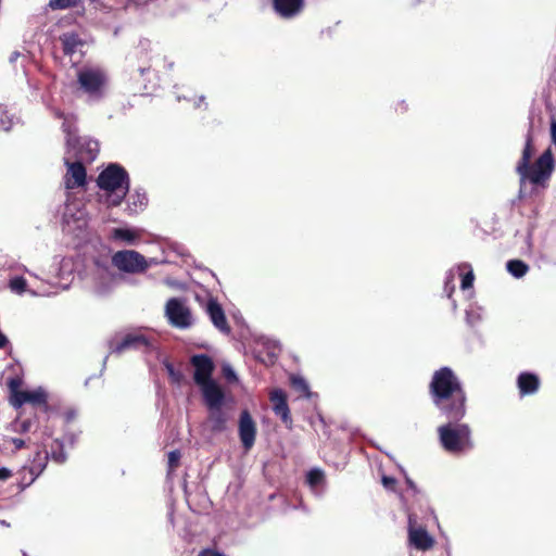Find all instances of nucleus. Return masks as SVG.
Here are the masks:
<instances>
[{"label": "nucleus", "instance_id": "09e8293b", "mask_svg": "<svg viewBox=\"0 0 556 556\" xmlns=\"http://www.w3.org/2000/svg\"><path fill=\"white\" fill-rule=\"evenodd\" d=\"M20 56V53L18 52H13L11 54V58H10V62H14L17 58Z\"/></svg>", "mask_w": 556, "mask_h": 556}, {"label": "nucleus", "instance_id": "a18cd8bd", "mask_svg": "<svg viewBox=\"0 0 556 556\" xmlns=\"http://www.w3.org/2000/svg\"><path fill=\"white\" fill-rule=\"evenodd\" d=\"M12 443L18 450L25 446V440H23V439H18V438L12 439Z\"/></svg>", "mask_w": 556, "mask_h": 556}, {"label": "nucleus", "instance_id": "cd10ccee", "mask_svg": "<svg viewBox=\"0 0 556 556\" xmlns=\"http://www.w3.org/2000/svg\"><path fill=\"white\" fill-rule=\"evenodd\" d=\"M456 270V274H459L463 276L462 278V289L466 290L468 288L472 287L473 283V273L469 265L462 264L457 266V268H454Z\"/></svg>", "mask_w": 556, "mask_h": 556}, {"label": "nucleus", "instance_id": "e433bc0d", "mask_svg": "<svg viewBox=\"0 0 556 556\" xmlns=\"http://www.w3.org/2000/svg\"><path fill=\"white\" fill-rule=\"evenodd\" d=\"M456 276V270L454 268L450 269L446 273L445 281H444V291L446 292L447 296L451 298L452 293L455 290L454 280Z\"/></svg>", "mask_w": 556, "mask_h": 556}, {"label": "nucleus", "instance_id": "4d7b16f0", "mask_svg": "<svg viewBox=\"0 0 556 556\" xmlns=\"http://www.w3.org/2000/svg\"><path fill=\"white\" fill-rule=\"evenodd\" d=\"M320 421L324 424V426H326V419L325 418H321Z\"/></svg>", "mask_w": 556, "mask_h": 556}, {"label": "nucleus", "instance_id": "dca6fc26", "mask_svg": "<svg viewBox=\"0 0 556 556\" xmlns=\"http://www.w3.org/2000/svg\"><path fill=\"white\" fill-rule=\"evenodd\" d=\"M408 540L409 544L419 551L430 549L434 545L433 538L424 527H417L413 516L408 518Z\"/></svg>", "mask_w": 556, "mask_h": 556}, {"label": "nucleus", "instance_id": "f704fd0d", "mask_svg": "<svg viewBox=\"0 0 556 556\" xmlns=\"http://www.w3.org/2000/svg\"><path fill=\"white\" fill-rule=\"evenodd\" d=\"M27 282L21 276L13 277L9 282V288L13 293L22 294L26 292Z\"/></svg>", "mask_w": 556, "mask_h": 556}, {"label": "nucleus", "instance_id": "3c124183", "mask_svg": "<svg viewBox=\"0 0 556 556\" xmlns=\"http://www.w3.org/2000/svg\"><path fill=\"white\" fill-rule=\"evenodd\" d=\"M240 417L245 418V417H250V415L247 410H242Z\"/></svg>", "mask_w": 556, "mask_h": 556}, {"label": "nucleus", "instance_id": "49530a36", "mask_svg": "<svg viewBox=\"0 0 556 556\" xmlns=\"http://www.w3.org/2000/svg\"><path fill=\"white\" fill-rule=\"evenodd\" d=\"M20 473L22 475V484H23V488L28 486L29 484H26V483L28 482V480H29V475H28V472H25V473H24V472H23V469H22Z\"/></svg>", "mask_w": 556, "mask_h": 556}, {"label": "nucleus", "instance_id": "6ab92c4d", "mask_svg": "<svg viewBox=\"0 0 556 556\" xmlns=\"http://www.w3.org/2000/svg\"><path fill=\"white\" fill-rule=\"evenodd\" d=\"M239 438L245 452H249L254 443L257 433L254 419H239L238 427Z\"/></svg>", "mask_w": 556, "mask_h": 556}, {"label": "nucleus", "instance_id": "2f4dec72", "mask_svg": "<svg viewBox=\"0 0 556 556\" xmlns=\"http://www.w3.org/2000/svg\"><path fill=\"white\" fill-rule=\"evenodd\" d=\"M7 384L10 391V403L13 405L17 394L24 391L21 389L22 380L20 378H11L8 380Z\"/></svg>", "mask_w": 556, "mask_h": 556}, {"label": "nucleus", "instance_id": "423d86ee", "mask_svg": "<svg viewBox=\"0 0 556 556\" xmlns=\"http://www.w3.org/2000/svg\"><path fill=\"white\" fill-rule=\"evenodd\" d=\"M78 90L89 102H98L108 93L109 75L99 65H84L76 73Z\"/></svg>", "mask_w": 556, "mask_h": 556}, {"label": "nucleus", "instance_id": "1a4fd4ad", "mask_svg": "<svg viewBox=\"0 0 556 556\" xmlns=\"http://www.w3.org/2000/svg\"><path fill=\"white\" fill-rule=\"evenodd\" d=\"M439 433L442 446L450 453H462L471 447L467 425L448 422L439 428Z\"/></svg>", "mask_w": 556, "mask_h": 556}, {"label": "nucleus", "instance_id": "72a5a7b5", "mask_svg": "<svg viewBox=\"0 0 556 556\" xmlns=\"http://www.w3.org/2000/svg\"><path fill=\"white\" fill-rule=\"evenodd\" d=\"M38 419H14L11 424L12 428L21 433H27L31 430V428L35 426V421Z\"/></svg>", "mask_w": 556, "mask_h": 556}, {"label": "nucleus", "instance_id": "0eeeda50", "mask_svg": "<svg viewBox=\"0 0 556 556\" xmlns=\"http://www.w3.org/2000/svg\"><path fill=\"white\" fill-rule=\"evenodd\" d=\"M60 117L64 118L62 127L66 134V155L77 157L81 162H92L99 153L98 141L87 137H77L76 128L67 117L63 115Z\"/></svg>", "mask_w": 556, "mask_h": 556}, {"label": "nucleus", "instance_id": "20e7f679", "mask_svg": "<svg viewBox=\"0 0 556 556\" xmlns=\"http://www.w3.org/2000/svg\"><path fill=\"white\" fill-rule=\"evenodd\" d=\"M80 279L85 288L97 296L110 294L118 282V276L108 255L92 256L80 273Z\"/></svg>", "mask_w": 556, "mask_h": 556}, {"label": "nucleus", "instance_id": "412c9836", "mask_svg": "<svg viewBox=\"0 0 556 556\" xmlns=\"http://www.w3.org/2000/svg\"><path fill=\"white\" fill-rule=\"evenodd\" d=\"M141 238V230L137 228L117 227L113 228L110 233V239L114 242L134 245Z\"/></svg>", "mask_w": 556, "mask_h": 556}, {"label": "nucleus", "instance_id": "aec40b11", "mask_svg": "<svg viewBox=\"0 0 556 556\" xmlns=\"http://www.w3.org/2000/svg\"><path fill=\"white\" fill-rule=\"evenodd\" d=\"M275 12L283 18L299 15L304 8V0H273Z\"/></svg>", "mask_w": 556, "mask_h": 556}, {"label": "nucleus", "instance_id": "79ce46f5", "mask_svg": "<svg viewBox=\"0 0 556 556\" xmlns=\"http://www.w3.org/2000/svg\"><path fill=\"white\" fill-rule=\"evenodd\" d=\"M199 556H224L223 554H220L219 552L217 551H214V549H204L202 551Z\"/></svg>", "mask_w": 556, "mask_h": 556}, {"label": "nucleus", "instance_id": "bb28decb", "mask_svg": "<svg viewBox=\"0 0 556 556\" xmlns=\"http://www.w3.org/2000/svg\"><path fill=\"white\" fill-rule=\"evenodd\" d=\"M506 269L513 277L519 279L529 271V266L520 260H510L506 263Z\"/></svg>", "mask_w": 556, "mask_h": 556}, {"label": "nucleus", "instance_id": "c9c22d12", "mask_svg": "<svg viewBox=\"0 0 556 556\" xmlns=\"http://www.w3.org/2000/svg\"><path fill=\"white\" fill-rule=\"evenodd\" d=\"M81 0H49V7L52 10H64L77 7Z\"/></svg>", "mask_w": 556, "mask_h": 556}, {"label": "nucleus", "instance_id": "603ef678", "mask_svg": "<svg viewBox=\"0 0 556 556\" xmlns=\"http://www.w3.org/2000/svg\"><path fill=\"white\" fill-rule=\"evenodd\" d=\"M406 482L412 489H415V484L412 480L407 479Z\"/></svg>", "mask_w": 556, "mask_h": 556}, {"label": "nucleus", "instance_id": "2eb2a0df", "mask_svg": "<svg viewBox=\"0 0 556 556\" xmlns=\"http://www.w3.org/2000/svg\"><path fill=\"white\" fill-rule=\"evenodd\" d=\"M72 156L65 155L64 161L67 166V172L64 177V184L66 189H74L78 187H83L86 184V168L83 165V162L77 160L75 162H71Z\"/></svg>", "mask_w": 556, "mask_h": 556}, {"label": "nucleus", "instance_id": "ea45409f", "mask_svg": "<svg viewBox=\"0 0 556 556\" xmlns=\"http://www.w3.org/2000/svg\"><path fill=\"white\" fill-rule=\"evenodd\" d=\"M382 484L384 488L387 489H394L395 484H396V479L393 478V477H389V476H383L382 477Z\"/></svg>", "mask_w": 556, "mask_h": 556}, {"label": "nucleus", "instance_id": "393cba45", "mask_svg": "<svg viewBox=\"0 0 556 556\" xmlns=\"http://www.w3.org/2000/svg\"><path fill=\"white\" fill-rule=\"evenodd\" d=\"M290 384L299 397L311 399L314 394L311 392L308 382L300 375H291Z\"/></svg>", "mask_w": 556, "mask_h": 556}, {"label": "nucleus", "instance_id": "4c0bfd02", "mask_svg": "<svg viewBox=\"0 0 556 556\" xmlns=\"http://www.w3.org/2000/svg\"><path fill=\"white\" fill-rule=\"evenodd\" d=\"M222 371H223L224 378L226 379V381L228 383L238 384L239 380H238L237 374L235 372L233 368L230 365L224 364Z\"/></svg>", "mask_w": 556, "mask_h": 556}, {"label": "nucleus", "instance_id": "ddd939ff", "mask_svg": "<svg viewBox=\"0 0 556 556\" xmlns=\"http://www.w3.org/2000/svg\"><path fill=\"white\" fill-rule=\"evenodd\" d=\"M48 391L43 387H37L35 389L24 390L23 393H18L12 406L18 408L24 404H29L34 407L42 408L43 413H48Z\"/></svg>", "mask_w": 556, "mask_h": 556}, {"label": "nucleus", "instance_id": "473e14b6", "mask_svg": "<svg viewBox=\"0 0 556 556\" xmlns=\"http://www.w3.org/2000/svg\"><path fill=\"white\" fill-rule=\"evenodd\" d=\"M482 319V308L479 306L470 305L466 309V320L469 325L475 326Z\"/></svg>", "mask_w": 556, "mask_h": 556}, {"label": "nucleus", "instance_id": "5701e85b", "mask_svg": "<svg viewBox=\"0 0 556 556\" xmlns=\"http://www.w3.org/2000/svg\"><path fill=\"white\" fill-rule=\"evenodd\" d=\"M269 402L271 409L277 417H289V406L287 403V394L281 389H273L269 392Z\"/></svg>", "mask_w": 556, "mask_h": 556}, {"label": "nucleus", "instance_id": "9d476101", "mask_svg": "<svg viewBox=\"0 0 556 556\" xmlns=\"http://www.w3.org/2000/svg\"><path fill=\"white\" fill-rule=\"evenodd\" d=\"M110 262L116 269L126 274H141L151 265L156 264L153 258L147 260L135 250L117 251L110 257Z\"/></svg>", "mask_w": 556, "mask_h": 556}, {"label": "nucleus", "instance_id": "c03bdc74", "mask_svg": "<svg viewBox=\"0 0 556 556\" xmlns=\"http://www.w3.org/2000/svg\"><path fill=\"white\" fill-rule=\"evenodd\" d=\"M9 345L8 337L0 330V349H5Z\"/></svg>", "mask_w": 556, "mask_h": 556}, {"label": "nucleus", "instance_id": "f8f14e48", "mask_svg": "<svg viewBox=\"0 0 556 556\" xmlns=\"http://www.w3.org/2000/svg\"><path fill=\"white\" fill-rule=\"evenodd\" d=\"M63 230L70 233L81 231L88 225V216L80 201L67 200L62 212Z\"/></svg>", "mask_w": 556, "mask_h": 556}, {"label": "nucleus", "instance_id": "13d9d810", "mask_svg": "<svg viewBox=\"0 0 556 556\" xmlns=\"http://www.w3.org/2000/svg\"><path fill=\"white\" fill-rule=\"evenodd\" d=\"M453 308H454V309L456 308V303H455V301H453Z\"/></svg>", "mask_w": 556, "mask_h": 556}, {"label": "nucleus", "instance_id": "f257e3e1", "mask_svg": "<svg viewBox=\"0 0 556 556\" xmlns=\"http://www.w3.org/2000/svg\"><path fill=\"white\" fill-rule=\"evenodd\" d=\"M432 403L442 414L463 417L466 413V394L456 374L450 367H441L429 383Z\"/></svg>", "mask_w": 556, "mask_h": 556}, {"label": "nucleus", "instance_id": "b1692460", "mask_svg": "<svg viewBox=\"0 0 556 556\" xmlns=\"http://www.w3.org/2000/svg\"><path fill=\"white\" fill-rule=\"evenodd\" d=\"M148 204V197L144 191L136 189L129 194L127 200V211L129 214L141 212Z\"/></svg>", "mask_w": 556, "mask_h": 556}, {"label": "nucleus", "instance_id": "a19ab883", "mask_svg": "<svg viewBox=\"0 0 556 556\" xmlns=\"http://www.w3.org/2000/svg\"><path fill=\"white\" fill-rule=\"evenodd\" d=\"M185 99L187 100L186 97H185ZM188 101H191V99H188ZM192 103H193L194 108H201L202 104H204L206 106V103L204 102V97L203 96H201L199 98L192 99Z\"/></svg>", "mask_w": 556, "mask_h": 556}, {"label": "nucleus", "instance_id": "f3484780", "mask_svg": "<svg viewBox=\"0 0 556 556\" xmlns=\"http://www.w3.org/2000/svg\"><path fill=\"white\" fill-rule=\"evenodd\" d=\"M204 309L216 329L224 334L230 333L231 329L227 323L225 312L216 299L210 298Z\"/></svg>", "mask_w": 556, "mask_h": 556}, {"label": "nucleus", "instance_id": "a211bd4d", "mask_svg": "<svg viewBox=\"0 0 556 556\" xmlns=\"http://www.w3.org/2000/svg\"><path fill=\"white\" fill-rule=\"evenodd\" d=\"M517 388L521 396L535 394L541 386L540 377L530 371L520 372L517 377Z\"/></svg>", "mask_w": 556, "mask_h": 556}, {"label": "nucleus", "instance_id": "7c9ffc66", "mask_svg": "<svg viewBox=\"0 0 556 556\" xmlns=\"http://www.w3.org/2000/svg\"><path fill=\"white\" fill-rule=\"evenodd\" d=\"M155 356L163 363L172 382L179 383L182 378V375L174 368L173 364L166 357L161 358V354L159 356Z\"/></svg>", "mask_w": 556, "mask_h": 556}, {"label": "nucleus", "instance_id": "c85d7f7f", "mask_svg": "<svg viewBox=\"0 0 556 556\" xmlns=\"http://www.w3.org/2000/svg\"><path fill=\"white\" fill-rule=\"evenodd\" d=\"M49 457L58 464H62L66 459L64 445L59 440H53L50 446Z\"/></svg>", "mask_w": 556, "mask_h": 556}, {"label": "nucleus", "instance_id": "39448f33", "mask_svg": "<svg viewBox=\"0 0 556 556\" xmlns=\"http://www.w3.org/2000/svg\"><path fill=\"white\" fill-rule=\"evenodd\" d=\"M97 184L105 192V201L110 206L119 205L129 190L128 174L116 163L110 164L99 174Z\"/></svg>", "mask_w": 556, "mask_h": 556}, {"label": "nucleus", "instance_id": "864d4df0", "mask_svg": "<svg viewBox=\"0 0 556 556\" xmlns=\"http://www.w3.org/2000/svg\"><path fill=\"white\" fill-rule=\"evenodd\" d=\"M75 414H76V413L71 412V413H68V414H67V416H66V417H67V418L74 417V415H75Z\"/></svg>", "mask_w": 556, "mask_h": 556}, {"label": "nucleus", "instance_id": "8fccbe9b", "mask_svg": "<svg viewBox=\"0 0 556 556\" xmlns=\"http://www.w3.org/2000/svg\"><path fill=\"white\" fill-rule=\"evenodd\" d=\"M33 295H45V292H38V291H30Z\"/></svg>", "mask_w": 556, "mask_h": 556}, {"label": "nucleus", "instance_id": "6e6d98bb", "mask_svg": "<svg viewBox=\"0 0 556 556\" xmlns=\"http://www.w3.org/2000/svg\"><path fill=\"white\" fill-rule=\"evenodd\" d=\"M167 67L170 70V68L173 67V62H169V63L167 64Z\"/></svg>", "mask_w": 556, "mask_h": 556}, {"label": "nucleus", "instance_id": "c756f323", "mask_svg": "<svg viewBox=\"0 0 556 556\" xmlns=\"http://www.w3.org/2000/svg\"><path fill=\"white\" fill-rule=\"evenodd\" d=\"M306 481L312 488H316L324 483L325 481V473L320 469H311L307 472Z\"/></svg>", "mask_w": 556, "mask_h": 556}, {"label": "nucleus", "instance_id": "a878e982", "mask_svg": "<svg viewBox=\"0 0 556 556\" xmlns=\"http://www.w3.org/2000/svg\"><path fill=\"white\" fill-rule=\"evenodd\" d=\"M17 122L15 114L7 105L0 104V131H10Z\"/></svg>", "mask_w": 556, "mask_h": 556}, {"label": "nucleus", "instance_id": "7ed1b4c3", "mask_svg": "<svg viewBox=\"0 0 556 556\" xmlns=\"http://www.w3.org/2000/svg\"><path fill=\"white\" fill-rule=\"evenodd\" d=\"M191 364L194 367L193 379L201 389L205 405L210 410L220 409L231 397L212 379L213 361L205 354H199L191 357Z\"/></svg>", "mask_w": 556, "mask_h": 556}, {"label": "nucleus", "instance_id": "4be33fe9", "mask_svg": "<svg viewBox=\"0 0 556 556\" xmlns=\"http://www.w3.org/2000/svg\"><path fill=\"white\" fill-rule=\"evenodd\" d=\"M49 459V452L38 451L36 452L34 458L30 462L28 467H23V472H28L29 480L26 484H31L36 478L45 470Z\"/></svg>", "mask_w": 556, "mask_h": 556}, {"label": "nucleus", "instance_id": "5fc2aeb1", "mask_svg": "<svg viewBox=\"0 0 556 556\" xmlns=\"http://www.w3.org/2000/svg\"><path fill=\"white\" fill-rule=\"evenodd\" d=\"M139 71H140V74L143 75L146 72V68H139Z\"/></svg>", "mask_w": 556, "mask_h": 556}, {"label": "nucleus", "instance_id": "f03ea898", "mask_svg": "<svg viewBox=\"0 0 556 556\" xmlns=\"http://www.w3.org/2000/svg\"><path fill=\"white\" fill-rule=\"evenodd\" d=\"M534 153L531 135L528 134L525 148L520 160L517 163L516 170L520 177L521 186L529 181L536 187H546L554 168L555 162L552 150L546 149L538 160L531 164V157Z\"/></svg>", "mask_w": 556, "mask_h": 556}, {"label": "nucleus", "instance_id": "de8ad7c7", "mask_svg": "<svg viewBox=\"0 0 556 556\" xmlns=\"http://www.w3.org/2000/svg\"><path fill=\"white\" fill-rule=\"evenodd\" d=\"M271 349H273V354H276V351L279 352L280 351V346H279V343L276 342V341H273L271 343Z\"/></svg>", "mask_w": 556, "mask_h": 556}, {"label": "nucleus", "instance_id": "37998d69", "mask_svg": "<svg viewBox=\"0 0 556 556\" xmlns=\"http://www.w3.org/2000/svg\"><path fill=\"white\" fill-rule=\"evenodd\" d=\"M12 476L11 471L8 468H0V481H4Z\"/></svg>", "mask_w": 556, "mask_h": 556}, {"label": "nucleus", "instance_id": "9b49d317", "mask_svg": "<svg viewBox=\"0 0 556 556\" xmlns=\"http://www.w3.org/2000/svg\"><path fill=\"white\" fill-rule=\"evenodd\" d=\"M164 315L168 324L177 329H189L194 323L191 309L186 301L179 298H172L166 302Z\"/></svg>", "mask_w": 556, "mask_h": 556}, {"label": "nucleus", "instance_id": "4468645a", "mask_svg": "<svg viewBox=\"0 0 556 556\" xmlns=\"http://www.w3.org/2000/svg\"><path fill=\"white\" fill-rule=\"evenodd\" d=\"M60 41L62 43L64 54L70 58L78 55L76 62L79 61L84 53V47L87 45V37L77 31L71 30L62 34L60 36Z\"/></svg>", "mask_w": 556, "mask_h": 556}, {"label": "nucleus", "instance_id": "58836bf2", "mask_svg": "<svg viewBox=\"0 0 556 556\" xmlns=\"http://www.w3.org/2000/svg\"><path fill=\"white\" fill-rule=\"evenodd\" d=\"M181 454L178 450H174L168 453V468L169 471H174L176 468H178L180 463Z\"/></svg>", "mask_w": 556, "mask_h": 556}, {"label": "nucleus", "instance_id": "6e6552de", "mask_svg": "<svg viewBox=\"0 0 556 556\" xmlns=\"http://www.w3.org/2000/svg\"><path fill=\"white\" fill-rule=\"evenodd\" d=\"M129 350L160 355L154 341L141 331L128 332L122 337H115L109 342V352L111 354H122Z\"/></svg>", "mask_w": 556, "mask_h": 556}]
</instances>
